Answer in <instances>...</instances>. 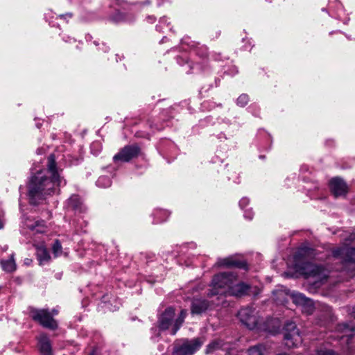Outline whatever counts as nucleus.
I'll use <instances>...</instances> for the list:
<instances>
[{
  "instance_id": "obj_33",
  "label": "nucleus",
  "mask_w": 355,
  "mask_h": 355,
  "mask_svg": "<svg viewBox=\"0 0 355 355\" xmlns=\"http://www.w3.org/2000/svg\"><path fill=\"white\" fill-rule=\"evenodd\" d=\"M315 355H339L332 349L319 350Z\"/></svg>"
},
{
  "instance_id": "obj_3",
  "label": "nucleus",
  "mask_w": 355,
  "mask_h": 355,
  "mask_svg": "<svg viewBox=\"0 0 355 355\" xmlns=\"http://www.w3.org/2000/svg\"><path fill=\"white\" fill-rule=\"evenodd\" d=\"M235 275L233 272H220L214 275L210 285L211 288L207 293V296L211 297L215 295H227V290L234 283Z\"/></svg>"
},
{
  "instance_id": "obj_46",
  "label": "nucleus",
  "mask_w": 355,
  "mask_h": 355,
  "mask_svg": "<svg viewBox=\"0 0 355 355\" xmlns=\"http://www.w3.org/2000/svg\"><path fill=\"white\" fill-rule=\"evenodd\" d=\"M89 355H96L94 352H92V353H90Z\"/></svg>"
},
{
  "instance_id": "obj_8",
  "label": "nucleus",
  "mask_w": 355,
  "mask_h": 355,
  "mask_svg": "<svg viewBox=\"0 0 355 355\" xmlns=\"http://www.w3.org/2000/svg\"><path fill=\"white\" fill-rule=\"evenodd\" d=\"M340 238L342 240V245L340 247H337L332 250V254L333 257L338 260L341 263V268H340V270L345 271L347 272V269L345 268L344 263H343V258L345 257V254H343L340 256H335L334 251L338 248H345V249H352L355 248L354 247L349 248L348 245L355 241V230H353L352 231H343V233L340 234Z\"/></svg>"
},
{
  "instance_id": "obj_13",
  "label": "nucleus",
  "mask_w": 355,
  "mask_h": 355,
  "mask_svg": "<svg viewBox=\"0 0 355 355\" xmlns=\"http://www.w3.org/2000/svg\"><path fill=\"white\" fill-rule=\"evenodd\" d=\"M329 187L336 198L345 196L348 192L346 182L340 178H334L330 180Z\"/></svg>"
},
{
  "instance_id": "obj_26",
  "label": "nucleus",
  "mask_w": 355,
  "mask_h": 355,
  "mask_svg": "<svg viewBox=\"0 0 355 355\" xmlns=\"http://www.w3.org/2000/svg\"><path fill=\"white\" fill-rule=\"evenodd\" d=\"M96 184L98 187L107 188L111 185L112 182L109 177L103 175L98 178Z\"/></svg>"
},
{
  "instance_id": "obj_38",
  "label": "nucleus",
  "mask_w": 355,
  "mask_h": 355,
  "mask_svg": "<svg viewBox=\"0 0 355 355\" xmlns=\"http://www.w3.org/2000/svg\"><path fill=\"white\" fill-rule=\"evenodd\" d=\"M147 21L149 23H153L155 21V17L154 16H148L146 17Z\"/></svg>"
},
{
  "instance_id": "obj_15",
  "label": "nucleus",
  "mask_w": 355,
  "mask_h": 355,
  "mask_svg": "<svg viewBox=\"0 0 355 355\" xmlns=\"http://www.w3.org/2000/svg\"><path fill=\"white\" fill-rule=\"evenodd\" d=\"M216 264L220 267L237 268L248 270L246 261L238 260L232 257L218 259Z\"/></svg>"
},
{
  "instance_id": "obj_28",
  "label": "nucleus",
  "mask_w": 355,
  "mask_h": 355,
  "mask_svg": "<svg viewBox=\"0 0 355 355\" xmlns=\"http://www.w3.org/2000/svg\"><path fill=\"white\" fill-rule=\"evenodd\" d=\"M52 251L55 257H58L62 254V248L60 242L58 240H55L52 245Z\"/></svg>"
},
{
  "instance_id": "obj_14",
  "label": "nucleus",
  "mask_w": 355,
  "mask_h": 355,
  "mask_svg": "<svg viewBox=\"0 0 355 355\" xmlns=\"http://www.w3.org/2000/svg\"><path fill=\"white\" fill-rule=\"evenodd\" d=\"M212 304L206 299L193 298L191 302V313L193 315H201L209 309H211Z\"/></svg>"
},
{
  "instance_id": "obj_36",
  "label": "nucleus",
  "mask_w": 355,
  "mask_h": 355,
  "mask_svg": "<svg viewBox=\"0 0 355 355\" xmlns=\"http://www.w3.org/2000/svg\"><path fill=\"white\" fill-rule=\"evenodd\" d=\"M244 217L247 219L251 220L253 217V213L250 210H246L244 213Z\"/></svg>"
},
{
  "instance_id": "obj_31",
  "label": "nucleus",
  "mask_w": 355,
  "mask_h": 355,
  "mask_svg": "<svg viewBox=\"0 0 355 355\" xmlns=\"http://www.w3.org/2000/svg\"><path fill=\"white\" fill-rule=\"evenodd\" d=\"M116 6L119 8L127 9L129 7V3L125 0H113L112 6Z\"/></svg>"
},
{
  "instance_id": "obj_30",
  "label": "nucleus",
  "mask_w": 355,
  "mask_h": 355,
  "mask_svg": "<svg viewBox=\"0 0 355 355\" xmlns=\"http://www.w3.org/2000/svg\"><path fill=\"white\" fill-rule=\"evenodd\" d=\"M249 101V97L247 94H243L239 96L236 100V104L240 107L245 106Z\"/></svg>"
},
{
  "instance_id": "obj_12",
  "label": "nucleus",
  "mask_w": 355,
  "mask_h": 355,
  "mask_svg": "<svg viewBox=\"0 0 355 355\" xmlns=\"http://www.w3.org/2000/svg\"><path fill=\"white\" fill-rule=\"evenodd\" d=\"M251 286L250 284L243 282H238L237 275H235V280L227 290V295L235 297H243L250 293Z\"/></svg>"
},
{
  "instance_id": "obj_2",
  "label": "nucleus",
  "mask_w": 355,
  "mask_h": 355,
  "mask_svg": "<svg viewBox=\"0 0 355 355\" xmlns=\"http://www.w3.org/2000/svg\"><path fill=\"white\" fill-rule=\"evenodd\" d=\"M355 327L351 323L338 324L334 331L329 332L327 339L334 346L339 345L344 352H355Z\"/></svg>"
},
{
  "instance_id": "obj_22",
  "label": "nucleus",
  "mask_w": 355,
  "mask_h": 355,
  "mask_svg": "<svg viewBox=\"0 0 355 355\" xmlns=\"http://www.w3.org/2000/svg\"><path fill=\"white\" fill-rule=\"evenodd\" d=\"M268 348L263 344H258L250 347L248 355H268Z\"/></svg>"
},
{
  "instance_id": "obj_44",
  "label": "nucleus",
  "mask_w": 355,
  "mask_h": 355,
  "mask_svg": "<svg viewBox=\"0 0 355 355\" xmlns=\"http://www.w3.org/2000/svg\"><path fill=\"white\" fill-rule=\"evenodd\" d=\"M277 355H288V354H286V353H280V354H278Z\"/></svg>"
},
{
  "instance_id": "obj_47",
  "label": "nucleus",
  "mask_w": 355,
  "mask_h": 355,
  "mask_svg": "<svg viewBox=\"0 0 355 355\" xmlns=\"http://www.w3.org/2000/svg\"><path fill=\"white\" fill-rule=\"evenodd\" d=\"M107 49H108V47H107V46H105V49H103V50H104L105 51H106Z\"/></svg>"
},
{
  "instance_id": "obj_21",
  "label": "nucleus",
  "mask_w": 355,
  "mask_h": 355,
  "mask_svg": "<svg viewBox=\"0 0 355 355\" xmlns=\"http://www.w3.org/2000/svg\"><path fill=\"white\" fill-rule=\"evenodd\" d=\"M37 257L40 264L48 263L51 259L49 251L44 247H39L36 252Z\"/></svg>"
},
{
  "instance_id": "obj_41",
  "label": "nucleus",
  "mask_w": 355,
  "mask_h": 355,
  "mask_svg": "<svg viewBox=\"0 0 355 355\" xmlns=\"http://www.w3.org/2000/svg\"><path fill=\"white\" fill-rule=\"evenodd\" d=\"M330 313H331V310H330V308L329 306L327 307V316H330Z\"/></svg>"
},
{
  "instance_id": "obj_11",
  "label": "nucleus",
  "mask_w": 355,
  "mask_h": 355,
  "mask_svg": "<svg viewBox=\"0 0 355 355\" xmlns=\"http://www.w3.org/2000/svg\"><path fill=\"white\" fill-rule=\"evenodd\" d=\"M174 317L175 309L171 306L167 307L158 318L159 329L165 331L171 328V330L175 320Z\"/></svg>"
},
{
  "instance_id": "obj_42",
  "label": "nucleus",
  "mask_w": 355,
  "mask_h": 355,
  "mask_svg": "<svg viewBox=\"0 0 355 355\" xmlns=\"http://www.w3.org/2000/svg\"><path fill=\"white\" fill-rule=\"evenodd\" d=\"M3 227V222L2 219L0 218V229H2Z\"/></svg>"
},
{
  "instance_id": "obj_37",
  "label": "nucleus",
  "mask_w": 355,
  "mask_h": 355,
  "mask_svg": "<svg viewBox=\"0 0 355 355\" xmlns=\"http://www.w3.org/2000/svg\"><path fill=\"white\" fill-rule=\"evenodd\" d=\"M26 225L31 230H34L35 227L36 226H37V222H35V223H26Z\"/></svg>"
},
{
  "instance_id": "obj_45",
  "label": "nucleus",
  "mask_w": 355,
  "mask_h": 355,
  "mask_svg": "<svg viewBox=\"0 0 355 355\" xmlns=\"http://www.w3.org/2000/svg\"><path fill=\"white\" fill-rule=\"evenodd\" d=\"M165 39H166V37H164L162 39L161 42H162H162H164L165 41Z\"/></svg>"
},
{
  "instance_id": "obj_19",
  "label": "nucleus",
  "mask_w": 355,
  "mask_h": 355,
  "mask_svg": "<svg viewBox=\"0 0 355 355\" xmlns=\"http://www.w3.org/2000/svg\"><path fill=\"white\" fill-rule=\"evenodd\" d=\"M306 269L307 271L305 274L307 277H313L321 279L324 276V268L321 266L309 263L306 266Z\"/></svg>"
},
{
  "instance_id": "obj_1",
  "label": "nucleus",
  "mask_w": 355,
  "mask_h": 355,
  "mask_svg": "<svg viewBox=\"0 0 355 355\" xmlns=\"http://www.w3.org/2000/svg\"><path fill=\"white\" fill-rule=\"evenodd\" d=\"M57 167L55 157L51 154L47 158L46 168L31 176L28 184L30 202L37 205L47 196L60 193V188L67 184Z\"/></svg>"
},
{
  "instance_id": "obj_29",
  "label": "nucleus",
  "mask_w": 355,
  "mask_h": 355,
  "mask_svg": "<svg viewBox=\"0 0 355 355\" xmlns=\"http://www.w3.org/2000/svg\"><path fill=\"white\" fill-rule=\"evenodd\" d=\"M170 23L167 22L166 17H163L159 19V24L156 26V30L159 32H164L163 29L164 27H168Z\"/></svg>"
},
{
  "instance_id": "obj_32",
  "label": "nucleus",
  "mask_w": 355,
  "mask_h": 355,
  "mask_svg": "<svg viewBox=\"0 0 355 355\" xmlns=\"http://www.w3.org/2000/svg\"><path fill=\"white\" fill-rule=\"evenodd\" d=\"M196 53L202 58H207L208 55L207 47L205 46H198L196 49Z\"/></svg>"
},
{
  "instance_id": "obj_24",
  "label": "nucleus",
  "mask_w": 355,
  "mask_h": 355,
  "mask_svg": "<svg viewBox=\"0 0 355 355\" xmlns=\"http://www.w3.org/2000/svg\"><path fill=\"white\" fill-rule=\"evenodd\" d=\"M187 316V311L182 310L178 315V317L175 320L174 324L173 326V329H171V334L175 335L177 331L180 329V327L182 325L184 319Z\"/></svg>"
},
{
  "instance_id": "obj_34",
  "label": "nucleus",
  "mask_w": 355,
  "mask_h": 355,
  "mask_svg": "<svg viewBox=\"0 0 355 355\" xmlns=\"http://www.w3.org/2000/svg\"><path fill=\"white\" fill-rule=\"evenodd\" d=\"M73 17V14L71 12H67L65 14L60 15L57 17V18L62 20H66L67 21V19H71Z\"/></svg>"
},
{
  "instance_id": "obj_39",
  "label": "nucleus",
  "mask_w": 355,
  "mask_h": 355,
  "mask_svg": "<svg viewBox=\"0 0 355 355\" xmlns=\"http://www.w3.org/2000/svg\"><path fill=\"white\" fill-rule=\"evenodd\" d=\"M156 216H158V215H167V213L166 211H156V212L154 214Z\"/></svg>"
},
{
  "instance_id": "obj_5",
  "label": "nucleus",
  "mask_w": 355,
  "mask_h": 355,
  "mask_svg": "<svg viewBox=\"0 0 355 355\" xmlns=\"http://www.w3.org/2000/svg\"><path fill=\"white\" fill-rule=\"evenodd\" d=\"M239 321L249 329H254L258 324V316L255 309L245 307L239 310L237 314Z\"/></svg>"
},
{
  "instance_id": "obj_35",
  "label": "nucleus",
  "mask_w": 355,
  "mask_h": 355,
  "mask_svg": "<svg viewBox=\"0 0 355 355\" xmlns=\"http://www.w3.org/2000/svg\"><path fill=\"white\" fill-rule=\"evenodd\" d=\"M249 203V199L247 198H243L239 202V206L241 209L245 208Z\"/></svg>"
},
{
  "instance_id": "obj_43",
  "label": "nucleus",
  "mask_w": 355,
  "mask_h": 355,
  "mask_svg": "<svg viewBox=\"0 0 355 355\" xmlns=\"http://www.w3.org/2000/svg\"><path fill=\"white\" fill-rule=\"evenodd\" d=\"M165 220V218L164 219H157L155 223H161L162 221Z\"/></svg>"
},
{
  "instance_id": "obj_40",
  "label": "nucleus",
  "mask_w": 355,
  "mask_h": 355,
  "mask_svg": "<svg viewBox=\"0 0 355 355\" xmlns=\"http://www.w3.org/2000/svg\"><path fill=\"white\" fill-rule=\"evenodd\" d=\"M50 313L51 314L52 318H53L54 315H56L58 313V311L55 309H52L51 311H50Z\"/></svg>"
},
{
  "instance_id": "obj_7",
  "label": "nucleus",
  "mask_w": 355,
  "mask_h": 355,
  "mask_svg": "<svg viewBox=\"0 0 355 355\" xmlns=\"http://www.w3.org/2000/svg\"><path fill=\"white\" fill-rule=\"evenodd\" d=\"M141 149L137 144L127 145L113 157L114 162H128L139 156Z\"/></svg>"
},
{
  "instance_id": "obj_6",
  "label": "nucleus",
  "mask_w": 355,
  "mask_h": 355,
  "mask_svg": "<svg viewBox=\"0 0 355 355\" xmlns=\"http://www.w3.org/2000/svg\"><path fill=\"white\" fill-rule=\"evenodd\" d=\"M202 342L200 338L185 340L182 344L175 346L174 355H191L198 351L202 346Z\"/></svg>"
},
{
  "instance_id": "obj_16",
  "label": "nucleus",
  "mask_w": 355,
  "mask_h": 355,
  "mask_svg": "<svg viewBox=\"0 0 355 355\" xmlns=\"http://www.w3.org/2000/svg\"><path fill=\"white\" fill-rule=\"evenodd\" d=\"M207 353L212 354L213 355H244L243 352L236 350L226 352L225 349H222V345L220 341H214L208 345L207 347Z\"/></svg>"
},
{
  "instance_id": "obj_27",
  "label": "nucleus",
  "mask_w": 355,
  "mask_h": 355,
  "mask_svg": "<svg viewBox=\"0 0 355 355\" xmlns=\"http://www.w3.org/2000/svg\"><path fill=\"white\" fill-rule=\"evenodd\" d=\"M176 59H177L178 63L180 65H184V63L187 64L186 69H185V71L187 73H191V69H193L196 67H198V64H197L194 67L191 64L189 63L187 59H186V58H182L180 56H178Z\"/></svg>"
},
{
  "instance_id": "obj_18",
  "label": "nucleus",
  "mask_w": 355,
  "mask_h": 355,
  "mask_svg": "<svg viewBox=\"0 0 355 355\" xmlns=\"http://www.w3.org/2000/svg\"><path fill=\"white\" fill-rule=\"evenodd\" d=\"M293 303L297 305L307 308V311L311 313L313 311V302L300 293H293L291 295Z\"/></svg>"
},
{
  "instance_id": "obj_10",
  "label": "nucleus",
  "mask_w": 355,
  "mask_h": 355,
  "mask_svg": "<svg viewBox=\"0 0 355 355\" xmlns=\"http://www.w3.org/2000/svg\"><path fill=\"white\" fill-rule=\"evenodd\" d=\"M345 254V257L343 258V263L347 269V273H353L355 272V248L345 249L338 248L334 251L335 256H340Z\"/></svg>"
},
{
  "instance_id": "obj_25",
  "label": "nucleus",
  "mask_w": 355,
  "mask_h": 355,
  "mask_svg": "<svg viewBox=\"0 0 355 355\" xmlns=\"http://www.w3.org/2000/svg\"><path fill=\"white\" fill-rule=\"evenodd\" d=\"M116 12L115 15L110 17V19L114 22H121V21H127L128 19H127L125 15L121 12L118 8H115Z\"/></svg>"
},
{
  "instance_id": "obj_9",
  "label": "nucleus",
  "mask_w": 355,
  "mask_h": 355,
  "mask_svg": "<svg viewBox=\"0 0 355 355\" xmlns=\"http://www.w3.org/2000/svg\"><path fill=\"white\" fill-rule=\"evenodd\" d=\"M284 330L285 345L288 347L296 346L297 343L300 341V337L295 323L291 321L286 322Z\"/></svg>"
},
{
  "instance_id": "obj_20",
  "label": "nucleus",
  "mask_w": 355,
  "mask_h": 355,
  "mask_svg": "<svg viewBox=\"0 0 355 355\" xmlns=\"http://www.w3.org/2000/svg\"><path fill=\"white\" fill-rule=\"evenodd\" d=\"M69 208L75 211L83 212L85 208L83 206L80 198L78 195H72L67 201Z\"/></svg>"
},
{
  "instance_id": "obj_17",
  "label": "nucleus",
  "mask_w": 355,
  "mask_h": 355,
  "mask_svg": "<svg viewBox=\"0 0 355 355\" xmlns=\"http://www.w3.org/2000/svg\"><path fill=\"white\" fill-rule=\"evenodd\" d=\"M37 340L38 349L41 355H53L51 343L46 334H41Z\"/></svg>"
},
{
  "instance_id": "obj_23",
  "label": "nucleus",
  "mask_w": 355,
  "mask_h": 355,
  "mask_svg": "<svg viewBox=\"0 0 355 355\" xmlns=\"http://www.w3.org/2000/svg\"><path fill=\"white\" fill-rule=\"evenodd\" d=\"M1 266L2 269L7 272H12L16 269V263L14 259V254L10 255V257L8 260H1Z\"/></svg>"
},
{
  "instance_id": "obj_4",
  "label": "nucleus",
  "mask_w": 355,
  "mask_h": 355,
  "mask_svg": "<svg viewBox=\"0 0 355 355\" xmlns=\"http://www.w3.org/2000/svg\"><path fill=\"white\" fill-rule=\"evenodd\" d=\"M28 310L31 318L43 327L51 330H55L58 328L56 320L52 318L48 309H39L34 307H29Z\"/></svg>"
}]
</instances>
